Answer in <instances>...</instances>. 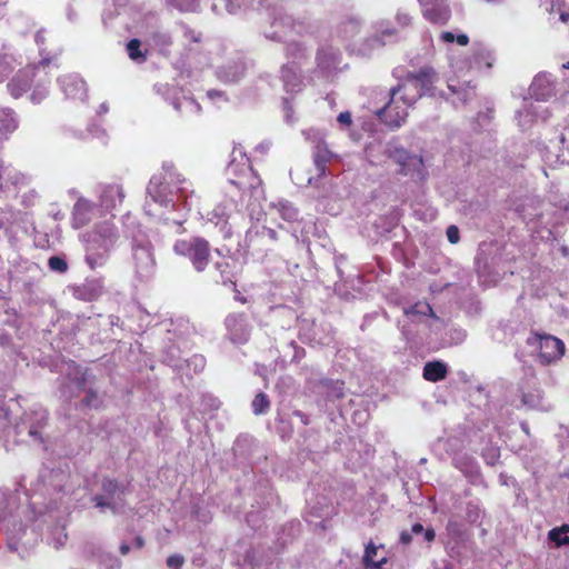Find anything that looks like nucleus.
<instances>
[{"mask_svg": "<svg viewBox=\"0 0 569 569\" xmlns=\"http://www.w3.org/2000/svg\"><path fill=\"white\" fill-rule=\"evenodd\" d=\"M231 159L227 166L226 173L228 177L230 196V203L228 206H218L210 213L209 221L220 228L223 237L231 236V228L228 227V221L232 211H238L240 204L248 193L250 199L259 201L263 197V189L261 188V179L257 176L251 167L250 160L241 146L234 147Z\"/></svg>", "mask_w": 569, "mask_h": 569, "instance_id": "2", "label": "nucleus"}, {"mask_svg": "<svg viewBox=\"0 0 569 569\" xmlns=\"http://www.w3.org/2000/svg\"><path fill=\"white\" fill-rule=\"evenodd\" d=\"M177 254L188 257L197 271H203L209 262V243L202 238L178 240L173 246Z\"/></svg>", "mask_w": 569, "mask_h": 569, "instance_id": "12", "label": "nucleus"}, {"mask_svg": "<svg viewBox=\"0 0 569 569\" xmlns=\"http://www.w3.org/2000/svg\"><path fill=\"white\" fill-rule=\"evenodd\" d=\"M361 21L357 18H348L339 24L338 32L343 39H351L360 32Z\"/></svg>", "mask_w": 569, "mask_h": 569, "instance_id": "36", "label": "nucleus"}, {"mask_svg": "<svg viewBox=\"0 0 569 569\" xmlns=\"http://www.w3.org/2000/svg\"><path fill=\"white\" fill-rule=\"evenodd\" d=\"M448 89L456 96H458L459 102L462 104L470 100L473 94V88L469 83L456 84L451 80L448 82Z\"/></svg>", "mask_w": 569, "mask_h": 569, "instance_id": "39", "label": "nucleus"}, {"mask_svg": "<svg viewBox=\"0 0 569 569\" xmlns=\"http://www.w3.org/2000/svg\"><path fill=\"white\" fill-rule=\"evenodd\" d=\"M19 212L11 207L0 208V230L8 231L18 220Z\"/></svg>", "mask_w": 569, "mask_h": 569, "instance_id": "40", "label": "nucleus"}, {"mask_svg": "<svg viewBox=\"0 0 569 569\" xmlns=\"http://www.w3.org/2000/svg\"><path fill=\"white\" fill-rule=\"evenodd\" d=\"M226 327L231 341L236 343H244L248 341L250 327L244 315L237 313L228 316Z\"/></svg>", "mask_w": 569, "mask_h": 569, "instance_id": "24", "label": "nucleus"}, {"mask_svg": "<svg viewBox=\"0 0 569 569\" xmlns=\"http://www.w3.org/2000/svg\"><path fill=\"white\" fill-rule=\"evenodd\" d=\"M269 239L270 241L277 240V232L267 227H252L246 233V243L248 248H256L259 242Z\"/></svg>", "mask_w": 569, "mask_h": 569, "instance_id": "33", "label": "nucleus"}, {"mask_svg": "<svg viewBox=\"0 0 569 569\" xmlns=\"http://www.w3.org/2000/svg\"><path fill=\"white\" fill-rule=\"evenodd\" d=\"M270 14V28L264 31V37L269 40L284 41L290 36H302L309 31V24L303 19L293 18L282 8L274 7Z\"/></svg>", "mask_w": 569, "mask_h": 569, "instance_id": "7", "label": "nucleus"}, {"mask_svg": "<svg viewBox=\"0 0 569 569\" xmlns=\"http://www.w3.org/2000/svg\"><path fill=\"white\" fill-rule=\"evenodd\" d=\"M100 211L102 210L96 202L78 197L72 208V226L77 229L87 226Z\"/></svg>", "mask_w": 569, "mask_h": 569, "instance_id": "19", "label": "nucleus"}, {"mask_svg": "<svg viewBox=\"0 0 569 569\" xmlns=\"http://www.w3.org/2000/svg\"><path fill=\"white\" fill-rule=\"evenodd\" d=\"M50 63L48 58H43L37 66H29L20 70L8 83L10 94L18 99L31 88V78H38L30 99L33 103H40L48 96L49 79H42L40 73L44 71Z\"/></svg>", "mask_w": 569, "mask_h": 569, "instance_id": "5", "label": "nucleus"}, {"mask_svg": "<svg viewBox=\"0 0 569 569\" xmlns=\"http://www.w3.org/2000/svg\"><path fill=\"white\" fill-rule=\"evenodd\" d=\"M216 269L220 272L223 282H231V273L229 271V262L221 261L216 263Z\"/></svg>", "mask_w": 569, "mask_h": 569, "instance_id": "52", "label": "nucleus"}, {"mask_svg": "<svg viewBox=\"0 0 569 569\" xmlns=\"http://www.w3.org/2000/svg\"><path fill=\"white\" fill-rule=\"evenodd\" d=\"M396 20L400 27L405 28L411 24L412 17L408 12L399 10L396 14Z\"/></svg>", "mask_w": 569, "mask_h": 569, "instance_id": "53", "label": "nucleus"}, {"mask_svg": "<svg viewBox=\"0 0 569 569\" xmlns=\"http://www.w3.org/2000/svg\"><path fill=\"white\" fill-rule=\"evenodd\" d=\"M495 61L492 51L483 43H473L472 53L469 60V69L491 68Z\"/></svg>", "mask_w": 569, "mask_h": 569, "instance_id": "28", "label": "nucleus"}, {"mask_svg": "<svg viewBox=\"0 0 569 569\" xmlns=\"http://www.w3.org/2000/svg\"><path fill=\"white\" fill-rule=\"evenodd\" d=\"M181 28H182L183 37L189 43H198L201 41V39H202L201 32L196 31L188 26H182Z\"/></svg>", "mask_w": 569, "mask_h": 569, "instance_id": "51", "label": "nucleus"}, {"mask_svg": "<svg viewBox=\"0 0 569 569\" xmlns=\"http://www.w3.org/2000/svg\"><path fill=\"white\" fill-rule=\"evenodd\" d=\"M337 121L343 127H349L352 122L351 113L348 111L341 112L338 116Z\"/></svg>", "mask_w": 569, "mask_h": 569, "instance_id": "62", "label": "nucleus"}, {"mask_svg": "<svg viewBox=\"0 0 569 569\" xmlns=\"http://www.w3.org/2000/svg\"><path fill=\"white\" fill-rule=\"evenodd\" d=\"M307 139L311 140L315 143L313 147V162L318 177L326 176L327 163L332 158V152L328 149L327 144L323 141L320 132L316 130H309L306 132Z\"/></svg>", "mask_w": 569, "mask_h": 569, "instance_id": "18", "label": "nucleus"}, {"mask_svg": "<svg viewBox=\"0 0 569 569\" xmlns=\"http://www.w3.org/2000/svg\"><path fill=\"white\" fill-rule=\"evenodd\" d=\"M276 212L287 222L296 221L298 218V210L292 203L286 200H280L272 204Z\"/></svg>", "mask_w": 569, "mask_h": 569, "instance_id": "37", "label": "nucleus"}, {"mask_svg": "<svg viewBox=\"0 0 569 569\" xmlns=\"http://www.w3.org/2000/svg\"><path fill=\"white\" fill-rule=\"evenodd\" d=\"M281 79L287 91H299L302 86L299 66L286 63L281 68Z\"/></svg>", "mask_w": 569, "mask_h": 569, "instance_id": "31", "label": "nucleus"}, {"mask_svg": "<svg viewBox=\"0 0 569 569\" xmlns=\"http://www.w3.org/2000/svg\"><path fill=\"white\" fill-rule=\"evenodd\" d=\"M154 91L183 116L198 114L200 111V104L193 98L183 94L174 84L157 83Z\"/></svg>", "mask_w": 569, "mask_h": 569, "instance_id": "13", "label": "nucleus"}, {"mask_svg": "<svg viewBox=\"0 0 569 569\" xmlns=\"http://www.w3.org/2000/svg\"><path fill=\"white\" fill-rule=\"evenodd\" d=\"M329 398L339 399L343 397L345 386L341 381L329 380L325 383Z\"/></svg>", "mask_w": 569, "mask_h": 569, "instance_id": "47", "label": "nucleus"}, {"mask_svg": "<svg viewBox=\"0 0 569 569\" xmlns=\"http://www.w3.org/2000/svg\"><path fill=\"white\" fill-rule=\"evenodd\" d=\"M318 68L326 74L339 69L341 53L339 49L332 46L322 47L317 54Z\"/></svg>", "mask_w": 569, "mask_h": 569, "instance_id": "26", "label": "nucleus"}, {"mask_svg": "<svg viewBox=\"0 0 569 569\" xmlns=\"http://www.w3.org/2000/svg\"><path fill=\"white\" fill-rule=\"evenodd\" d=\"M389 101L382 108L376 110V114L390 128H399L406 121L408 109L412 106L401 102L398 89H390Z\"/></svg>", "mask_w": 569, "mask_h": 569, "instance_id": "14", "label": "nucleus"}, {"mask_svg": "<svg viewBox=\"0 0 569 569\" xmlns=\"http://www.w3.org/2000/svg\"><path fill=\"white\" fill-rule=\"evenodd\" d=\"M58 84L66 98L84 101L87 98V83L77 73H69L58 78Z\"/></svg>", "mask_w": 569, "mask_h": 569, "instance_id": "22", "label": "nucleus"}, {"mask_svg": "<svg viewBox=\"0 0 569 569\" xmlns=\"http://www.w3.org/2000/svg\"><path fill=\"white\" fill-rule=\"evenodd\" d=\"M528 345L538 346L540 359L543 363H550L560 359L565 353V343L550 335L536 333L528 338Z\"/></svg>", "mask_w": 569, "mask_h": 569, "instance_id": "16", "label": "nucleus"}, {"mask_svg": "<svg viewBox=\"0 0 569 569\" xmlns=\"http://www.w3.org/2000/svg\"><path fill=\"white\" fill-rule=\"evenodd\" d=\"M515 211L527 223L541 224L546 228L551 224V218L546 203L536 196H525L515 203ZM551 234L550 229H547Z\"/></svg>", "mask_w": 569, "mask_h": 569, "instance_id": "11", "label": "nucleus"}, {"mask_svg": "<svg viewBox=\"0 0 569 569\" xmlns=\"http://www.w3.org/2000/svg\"><path fill=\"white\" fill-rule=\"evenodd\" d=\"M171 6L180 11L192 12L199 7V0H168ZM267 0H213L212 10L221 14L237 13L241 8H252L260 10L266 7Z\"/></svg>", "mask_w": 569, "mask_h": 569, "instance_id": "10", "label": "nucleus"}, {"mask_svg": "<svg viewBox=\"0 0 569 569\" xmlns=\"http://www.w3.org/2000/svg\"><path fill=\"white\" fill-rule=\"evenodd\" d=\"M448 372L447 365L441 361H430L423 367V378L431 382H437L446 378Z\"/></svg>", "mask_w": 569, "mask_h": 569, "instance_id": "35", "label": "nucleus"}, {"mask_svg": "<svg viewBox=\"0 0 569 569\" xmlns=\"http://www.w3.org/2000/svg\"><path fill=\"white\" fill-rule=\"evenodd\" d=\"M530 93L537 103L551 98L555 94V81L551 74L539 73L536 76L530 86Z\"/></svg>", "mask_w": 569, "mask_h": 569, "instance_id": "25", "label": "nucleus"}, {"mask_svg": "<svg viewBox=\"0 0 569 569\" xmlns=\"http://www.w3.org/2000/svg\"><path fill=\"white\" fill-rule=\"evenodd\" d=\"M124 226L127 229L128 236L132 238L133 246V260L136 272L141 278H148L151 276L154 269V258L152 253V248L149 241H144L139 238V234L134 231H129V226L134 227V219L130 214L124 216Z\"/></svg>", "mask_w": 569, "mask_h": 569, "instance_id": "8", "label": "nucleus"}, {"mask_svg": "<svg viewBox=\"0 0 569 569\" xmlns=\"http://www.w3.org/2000/svg\"><path fill=\"white\" fill-rule=\"evenodd\" d=\"M123 491L119 488L118 483L113 480H104L102 482V495H98L93 498L98 508H109L112 511H118L122 507Z\"/></svg>", "mask_w": 569, "mask_h": 569, "instance_id": "20", "label": "nucleus"}, {"mask_svg": "<svg viewBox=\"0 0 569 569\" xmlns=\"http://www.w3.org/2000/svg\"><path fill=\"white\" fill-rule=\"evenodd\" d=\"M194 366L196 371H201L206 366V360L202 356L194 355L192 358L188 360V366Z\"/></svg>", "mask_w": 569, "mask_h": 569, "instance_id": "57", "label": "nucleus"}, {"mask_svg": "<svg viewBox=\"0 0 569 569\" xmlns=\"http://www.w3.org/2000/svg\"><path fill=\"white\" fill-rule=\"evenodd\" d=\"M8 180L17 188L21 189L29 184V177L18 171H8Z\"/></svg>", "mask_w": 569, "mask_h": 569, "instance_id": "49", "label": "nucleus"}, {"mask_svg": "<svg viewBox=\"0 0 569 569\" xmlns=\"http://www.w3.org/2000/svg\"><path fill=\"white\" fill-rule=\"evenodd\" d=\"M371 552H375V545L369 542L366 546L365 555H363V566L365 569H383L382 566L387 563V558L381 557L377 559V562H371Z\"/></svg>", "mask_w": 569, "mask_h": 569, "instance_id": "43", "label": "nucleus"}, {"mask_svg": "<svg viewBox=\"0 0 569 569\" xmlns=\"http://www.w3.org/2000/svg\"><path fill=\"white\" fill-rule=\"evenodd\" d=\"M4 389L0 388V438H8L13 431L17 436H29L33 441L42 442V429L47 425L48 413L41 406H34L24 412L21 421L11 430L9 410L4 407Z\"/></svg>", "mask_w": 569, "mask_h": 569, "instance_id": "4", "label": "nucleus"}, {"mask_svg": "<svg viewBox=\"0 0 569 569\" xmlns=\"http://www.w3.org/2000/svg\"><path fill=\"white\" fill-rule=\"evenodd\" d=\"M569 526L562 525L559 528H553L549 531L548 537L549 539L555 542L557 547L567 546L569 545Z\"/></svg>", "mask_w": 569, "mask_h": 569, "instance_id": "41", "label": "nucleus"}, {"mask_svg": "<svg viewBox=\"0 0 569 569\" xmlns=\"http://www.w3.org/2000/svg\"><path fill=\"white\" fill-rule=\"evenodd\" d=\"M549 117L548 110L543 108L541 104L533 101H526L523 107L517 111L516 119L518 121V126L526 130L533 121L541 119L547 120Z\"/></svg>", "mask_w": 569, "mask_h": 569, "instance_id": "23", "label": "nucleus"}, {"mask_svg": "<svg viewBox=\"0 0 569 569\" xmlns=\"http://www.w3.org/2000/svg\"><path fill=\"white\" fill-rule=\"evenodd\" d=\"M425 19L436 24H445L451 17L448 0H417Z\"/></svg>", "mask_w": 569, "mask_h": 569, "instance_id": "17", "label": "nucleus"}, {"mask_svg": "<svg viewBox=\"0 0 569 569\" xmlns=\"http://www.w3.org/2000/svg\"><path fill=\"white\" fill-rule=\"evenodd\" d=\"M183 562H184V559L180 555H172V556L168 557V559H167V566L170 569H181Z\"/></svg>", "mask_w": 569, "mask_h": 569, "instance_id": "54", "label": "nucleus"}, {"mask_svg": "<svg viewBox=\"0 0 569 569\" xmlns=\"http://www.w3.org/2000/svg\"><path fill=\"white\" fill-rule=\"evenodd\" d=\"M399 38V31L390 21L381 20L376 23L372 41L380 46H386L388 43L397 42Z\"/></svg>", "mask_w": 569, "mask_h": 569, "instance_id": "30", "label": "nucleus"}, {"mask_svg": "<svg viewBox=\"0 0 569 569\" xmlns=\"http://www.w3.org/2000/svg\"><path fill=\"white\" fill-rule=\"evenodd\" d=\"M246 63L238 59L221 66L217 70V78L224 83L238 82L244 74Z\"/></svg>", "mask_w": 569, "mask_h": 569, "instance_id": "27", "label": "nucleus"}, {"mask_svg": "<svg viewBox=\"0 0 569 569\" xmlns=\"http://www.w3.org/2000/svg\"><path fill=\"white\" fill-rule=\"evenodd\" d=\"M383 153L400 167V173L418 179L425 178V164L422 158L410 153L397 141H389L385 147Z\"/></svg>", "mask_w": 569, "mask_h": 569, "instance_id": "9", "label": "nucleus"}, {"mask_svg": "<svg viewBox=\"0 0 569 569\" xmlns=\"http://www.w3.org/2000/svg\"><path fill=\"white\" fill-rule=\"evenodd\" d=\"M19 120L10 108H0V136L8 137L17 130Z\"/></svg>", "mask_w": 569, "mask_h": 569, "instance_id": "34", "label": "nucleus"}, {"mask_svg": "<svg viewBox=\"0 0 569 569\" xmlns=\"http://www.w3.org/2000/svg\"><path fill=\"white\" fill-rule=\"evenodd\" d=\"M448 533L453 538H459L462 535L461 526L457 521L450 520L447 525Z\"/></svg>", "mask_w": 569, "mask_h": 569, "instance_id": "56", "label": "nucleus"}, {"mask_svg": "<svg viewBox=\"0 0 569 569\" xmlns=\"http://www.w3.org/2000/svg\"><path fill=\"white\" fill-rule=\"evenodd\" d=\"M202 402L204 407L208 408L209 410H217L220 407V401L216 397L210 395L203 396Z\"/></svg>", "mask_w": 569, "mask_h": 569, "instance_id": "55", "label": "nucleus"}, {"mask_svg": "<svg viewBox=\"0 0 569 569\" xmlns=\"http://www.w3.org/2000/svg\"><path fill=\"white\" fill-rule=\"evenodd\" d=\"M436 79V72L430 67H423L418 72H409L397 87L401 102L407 106H413L423 94H432V83Z\"/></svg>", "mask_w": 569, "mask_h": 569, "instance_id": "6", "label": "nucleus"}, {"mask_svg": "<svg viewBox=\"0 0 569 569\" xmlns=\"http://www.w3.org/2000/svg\"><path fill=\"white\" fill-rule=\"evenodd\" d=\"M146 52L141 49V41L138 39H131L127 43V53L137 63H142L146 60Z\"/></svg>", "mask_w": 569, "mask_h": 569, "instance_id": "42", "label": "nucleus"}, {"mask_svg": "<svg viewBox=\"0 0 569 569\" xmlns=\"http://www.w3.org/2000/svg\"><path fill=\"white\" fill-rule=\"evenodd\" d=\"M307 50L301 42L291 41L286 47V57L292 59L290 64L298 66L303 58H306Z\"/></svg>", "mask_w": 569, "mask_h": 569, "instance_id": "38", "label": "nucleus"}, {"mask_svg": "<svg viewBox=\"0 0 569 569\" xmlns=\"http://www.w3.org/2000/svg\"><path fill=\"white\" fill-rule=\"evenodd\" d=\"M21 63V60L12 52L11 48L3 46L0 49V82Z\"/></svg>", "mask_w": 569, "mask_h": 569, "instance_id": "32", "label": "nucleus"}, {"mask_svg": "<svg viewBox=\"0 0 569 569\" xmlns=\"http://www.w3.org/2000/svg\"><path fill=\"white\" fill-rule=\"evenodd\" d=\"M67 539L68 535L64 530V527L57 526L50 532L49 543L52 545L56 549H59L64 546Z\"/></svg>", "mask_w": 569, "mask_h": 569, "instance_id": "45", "label": "nucleus"}, {"mask_svg": "<svg viewBox=\"0 0 569 569\" xmlns=\"http://www.w3.org/2000/svg\"><path fill=\"white\" fill-rule=\"evenodd\" d=\"M98 196L101 210L111 212L123 202L124 191L119 183H106L99 186Z\"/></svg>", "mask_w": 569, "mask_h": 569, "instance_id": "21", "label": "nucleus"}, {"mask_svg": "<svg viewBox=\"0 0 569 569\" xmlns=\"http://www.w3.org/2000/svg\"><path fill=\"white\" fill-rule=\"evenodd\" d=\"M83 401L86 402V405L88 407H98L99 405V399H98V396L96 392H93L92 390H89L87 392V396L86 398L83 399Z\"/></svg>", "mask_w": 569, "mask_h": 569, "instance_id": "59", "label": "nucleus"}, {"mask_svg": "<svg viewBox=\"0 0 569 569\" xmlns=\"http://www.w3.org/2000/svg\"><path fill=\"white\" fill-rule=\"evenodd\" d=\"M119 239V230L111 220L96 223L92 229L82 233L87 266L91 270L106 266Z\"/></svg>", "mask_w": 569, "mask_h": 569, "instance_id": "3", "label": "nucleus"}, {"mask_svg": "<svg viewBox=\"0 0 569 569\" xmlns=\"http://www.w3.org/2000/svg\"><path fill=\"white\" fill-rule=\"evenodd\" d=\"M290 346L295 350V355L292 357L293 360H300L305 356V350L296 345L295 341L290 342Z\"/></svg>", "mask_w": 569, "mask_h": 569, "instance_id": "63", "label": "nucleus"}, {"mask_svg": "<svg viewBox=\"0 0 569 569\" xmlns=\"http://www.w3.org/2000/svg\"><path fill=\"white\" fill-rule=\"evenodd\" d=\"M447 238L450 243H457L459 241V229L456 226H449L447 228Z\"/></svg>", "mask_w": 569, "mask_h": 569, "instance_id": "58", "label": "nucleus"}, {"mask_svg": "<svg viewBox=\"0 0 569 569\" xmlns=\"http://www.w3.org/2000/svg\"><path fill=\"white\" fill-rule=\"evenodd\" d=\"M549 200L553 206L560 209L566 210L569 207V201L565 196H561L559 199L550 197Z\"/></svg>", "mask_w": 569, "mask_h": 569, "instance_id": "61", "label": "nucleus"}, {"mask_svg": "<svg viewBox=\"0 0 569 569\" xmlns=\"http://www.w3.org/2000/svg\"><path fill=\"white\" fill-rule=\"evenodd\" d=\"M522 403L532 409H547L542 405L541 392L539 390L522 393Z\"/></svg>", "mask_w": 569, "mask_h": 569, "instance_id": "44", "label": "nucleus"}, {"mask_svg": "<svg viewBox=\"0 0 569 569\" xmlns=\"http://www.w3.org/2000/svg\"><path fill=\"white\" fill-rule=\"evenodd\" d=\"M101 563L106 566L107 569H120L122 566V561L110 553L103 555L101 557Z\"/></svg>", "mask_w": 569, "mask_h": 569, "instance_id": "50", "label": "nucleus"}, {"mask_svg": "<svg viewBox=\"0 0 569 569\" xmlns=\"http://www.w3.org/2000/svg\"><path fill=\"white\" fill-rule=\"evenodd\" d=\"M48 266L51 271L57 273H64L68 271V262L63 257L52 256L48 260Z\"/></svg>", "mask_w": 569, "mask_h": 569, "instance_id": "48", "label": "nucleus"}, {"mask_svg": "<svg viewBox=\"0 0 569 569\" xmlns=\"http://www.w3.org/2000/svg\"><path fill=\"white\" fill-rule=\"evenodd\" d=\"M467 516H468V520L470 522H476L479 518V510L477 509L476 506L471 505V503H468L467 506Z\"/></svg>", "mask_w": 569, "mask_h": 569, "instance_id": "60", "label": "nucleus"}, {"mask_svg": "<svg viewBox=\"0 0 569 569\" xmlns=\"http://www.w3.org/2000/svg\"><path fill=\"white\" fill-rule=\"evenodd\" d=\"M103 293V281L99 278L86 279L74 289V296L84 301H93Z\"/></svg>", "mask_w": 569, "mask_h": 569, "instance_id": "29", "label": "nucleus"}, {"mask_svg": "<svg viewBox=\"0 0 569 569\" xmlns=\"http://www.w3.org/2000/svg\"><path fill=\"white\" fill-rule=\"evenodd\" d=\"M403 320L398 321V326L401 329L402 335L406 339H410L412 330L409 328V322L412 323H425L429 319L439 320L435 315L431 306L427 301H417L413 305H406L402 307Z\"/></svg>", "mask_w": 569, "mask_h": 569, "instance_id": "15", "label": "nucleus"}, {"mask_svg": "<svg viewBox=\"0 0 569 569\" xmlns=\"http://www.w3.org/2000/svg\"><path fill=\"white\" fill-rule=\"evenodd\" d=\"M252 411L254 415H263L269 410L270 401L268 396L263 392H259L251 403Z\"/></svg>", "mask_w": 569, "mask_h": 569, "instance_id": "46", "label": "nucleus"}, {"mask_svg": "<svg viewBox=\"0 0 569 569\" xmlns=\"http://www.w3.org/2000/svg\"><path fill=\"white\" fill-rule=\"evenodd\" d=\"M558 161L561 164H569V150H561L558 154Z\"/></svg>", "mask_w": 569, "mask_h": 569, "instance_id": "64", "label": "nucleus"}, {"mask_svg": "<svg viewBox=\"0 0 569 569\" xmlns=\"http://www.w3.org/2000/svg\"><path fill=\"white\" fill-rule=\"evenodd\" d=\"M193 184L172 163L164 162L162 171L151 177L147 187L144 211L166 223L181 224L186 212L196 204Z\"/></svg>", "mask_w": 569, "mask_h": 569, "instance_id": "1", "label": "nucleus"}]
</instances>
